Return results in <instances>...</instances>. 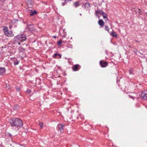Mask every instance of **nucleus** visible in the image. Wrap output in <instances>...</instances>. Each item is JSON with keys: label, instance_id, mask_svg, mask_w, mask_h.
<instances>
[{"label": "nucleus", "instance_id": "nucleus-1", "mask_svg": "<svg viewBox=\"0 0 147 147\" xmlns=\"http://www.w3.org/2000/svg\"><path fill=\"white\" fill-rule=\"evenodd\" d=\"M9 122L12 126L20 127L23 125L22 121L18 118H13L9 120Z\"/></svg>", "mask_w": 147, "mask_h": 147}, {"label": "nucleus", "instance_id": "nucleus-2", "mask_svg": "<svg viewBox=\"0 0 147 147\" xmlns=\"http://www.w3.org/2000/svg\"><path fill=\"white\" fill-rule=\"evenodd\" d=\"M14 39V43L16 44L17 43L20 45V42L19 41H25L26 40V38L25 35H20L15 37Z\"/></svg>", "mask_w": 147, "mask_h": 147}, {"label": "nucleus", "instance_id": "nucleus-3", "mask_svg": "<svg viewBox=\"0 0 147 147\" xmlns=\"http://www.w3.org/2000/svg\"><path fill=\"white\" fill-rule=\"evenodd\" d=\"M3 30L5 34L7 36L11 37L13 36V33L11 31H9L7 27H4Z\"/></svg>", "mask_w": 147, "mask_h": 147}, {"label": "nucleus", "instance_id": "nucleus-4", "mask_svg": "<svg viewBox=\"0 0 147 147\" xmlns=\"http://www.w3.org/2000/svg\"><path fill=\"white\" fill-rule=\"evenodd\" d=\"M34 26L32 24H27V27L26 29L27 30H28L31 32L34 30H35V29H34Z\"/></svg>", "mask_w": 147, "mask_h": 147}, {"label": "nucleus", "instance_id": "nucleus-5", "mask_svg": "<svg viewBox=\"0 0 147 147\" xmlns=\"http://www.w3.org/2000/svg\"><path fill=\"white\" fill-rule=\"evenodd\" d=\"M64 125H63L62 124H58L57 126L58 131L61 133L63 132L64 131Z\"/></svg>", "mask_w": 147, "mask_h": 147}, {"label": "nucleus", "instance_id": "nucleus-6", "mask_svg": "<svg viewBox=\"0 0 147 147\" xmlns=\"http://www.w3.org/2000/svg\"><path fill=\"white\" fill-rule=\"evenodd\" d=\"M100 66L102 67H105L108 65V62L104 60H101L100 62Z\"/></svg>", "mask_w": 147, "mask_h": 147}, {"label": "nucleus", "instance_id": "nucleus-7", "mask_svg": "<svg viewBox=\"0 0 147 147\" xmlns=\"http://www.w3.org/2000/svg\"><path fill=\"white\" fill-rule=\"evenodd\" d=\"M141 97L144 100L147 99V90H145L142 93Z\"/></svg>", "mask_w": 147, "mask_h": 147}, {"label": "nucleus", "instance_id": "nucleus-8", "mask_svg": "<svg viewBox=\"0 0 147 147\" xmlns=\"http://www.w3.org/2000/svg\"><path fill=\"white\" fill-rule=\"evenodd\" d=\"M72 69L74 71H78L80 69V65L78 64L75 65L73 66Z\"/></svg>", "mask_w": 147, "mask_h": 147}, {"label": "nucleus", "instance_id": "nucleus-9", "mask_svg": "<svg viewBox=\"0 0 147 147\" xmlns=\"http://www.w3.org/2000/svg\"><path fill=\"white\" fill-rule=\"evenodd\" d=\"M27 4L29 7H31L33 5V2L32 0H28L27 1Z\"/></svg>", "mask_w": 147, "mask_h": 147}, {"label": "nucleus", "instance_id": "nucleus-10", "mask_svg": "<svg viewBox=\"0 0 147 147\" xmlns=\"http://www.w3.org/2000/svg\"><path fill=\"white\" fill-rule=\"evenodd\" d=\"M101 15H102L105 21H107L108 20L107 16L106 14L104 12H101Z\"/></svg>", "mask_w": 147, "mask_h": 147}, {"label": "nucleus", "instance_id": "nucleus-11", "mask_svg": "<svg viewBox=\"0 0 147 147\" xmlns=\"http://www.w3.org/2000/svg\"><path fill=\"white\" fill-rule=\"evenodd\" d=\"M5 72V69L4 68L0 67V75H2Z\"/></svg>", "mask_w": 147, "mask_h": 147}, {"label": "nucleus", "instance_id": "nucleus-12", "mask_svg": "<svg viewBox=\"0 0 147 147\" xmlns=\"http://www.w3.org/2000/svg\"><path fill=\"white\" fill-rule=\"evenodd\" d=\"M98 24L100 26H103L104 25V23L103 20H99L98 21Z\"/></svg>", "mask_w": 147, "mask_h": 147}, {"label": "nucleus", "instance_id": "nucleus-13", "mask_svg": "<svg viewBox=\"0 0 147 147\" xmlns=\"http://www.w3.org/2000/svg\"><path fill=\"white\" fill-rule=\"evenodd\" d=\"M135 12L138 14V15H140L141 14V11H140V9H136L134 10Z\"/></svg>", "mask_w": 147, "mask_h": 147}, {"label": "nucleus", "instance_id": "nucleus-14", "mask_svg": "<svg viewBox=\"0 0 147 147\" xmlns=\"http://www.w3.org/2000/svg\"><path fill=\"white\" fill-rule=\"evenodd\" d=\"M84 7L86 9L89 8L90 7V5L89 3H86L84 5Z\"/></svg>", "mask_w": 147, "mask_h": 147}, {"label": "nucleus", "instance_id": "nucleus-15", "mask_svg": "<svg viewBox=\"0 0 147 147\" xmlns=\"http://www.w3.org/2000/svg\"><path fill=\"white\" fill-rule=\"evenodd\" d=\"M73 5L75 7H77L80 5V4L79 3V2L78 1H77L74 3Z\"/></svg>", "mask_w": 147, "mask_h": 147}, {"label": "nucleus", "instance_id": "nucleus-16", "mask_svg": "<svg viewBox=\"0 0 147 147\" xmlns=\"http://www.w3.org/2000/svg\"><path fill=\"white\" fill-rule=\"evenodd\" d=\"M37 12L34 10V11H31L30 12V15L31 16H33Z\"/></svg>", "mask_w": 147, "mask_h": 147}, {"label": "nucleus", "instance_id": "nucleus-17", "mask_svg": "<svg viewBox=\"0 0 147 147\" xmlns=\"http://www.w3.org/2000/svg\"><path fill=\"white\" fill-rule=\"evenodd\" d=\"M110 33L113 36H115V37H117V35L116 34L115 32H112L111 33Z\"/></svg>", "mask_w": 147, "mask_h": 147}, {"label": "nucleus", "instance_id": "nucleus-18", "mask_svg": "<svg viewBox=\"0 0 147 147\" xmlns=\"http://www.w3.org/2000/svg\"><path fill=\"white\" fill-rule=\"evenodd\" d=\"M62 42V40H60L59 41H58L57 42V45L59 46H61Z\"/></svg>", "mask_w": 147, "mask_h": 147}, {"label": "nucleus", "instance_id": "nucleus-19", "mask_svg": "<svg viewBox=\"0 0 147 147\" xmlns=\"http://www.w3.org/2000/svg\"><path fill=\"white\" fill-rule=\"evenodd\" d=\"M103 11H100V10H97L95 12V13L96 14V16H97V14L99 13L101 15V12H103Z\"/></svg>", "mask_w": 147, "mask_h": 147}, {"label": "nucleus", "instance_id": "nucleus-20", "mask_svg": "<svg viewBox=\"0 0 147 147\" xmlns=\"http://www.w3.org/2000/svg\"><path fill=\"white\" fill-rule=\"evenodd\" d=\"M39 124L40 125V128L42 129L43 127V123L42 122H40L39 123Z\"/></svg>", "mask_w": 147, "mask_h": 147}, {"label": "nucleus", "instance_id": "nucleus-21", "mask_svg": "<svg viewBox=\"0 0 147 147\" xmlns=\"http://www.w3.org/2000/svg\"><path fill=\"white\" fill-rule=\"evenodd\" d=\"M105 29L106 30H107L108 32L110 33L109 31V27L107 26H105Z\"/></svg>", "mask_w": 147, "mask_h": 147}, {"label": "nucleus", "instance_id": "nucleus-22", "mask_svg": "<svg viewBox=\"0 0 147 147\" xmlns=\"http://www.w3.org/2000/svg\"><path fill=\"white\" fill-rule=\"evenodd\" d=\"M19 63V61H14V64L15 65H18Z\"/></svg>", "mask_w": 147, "mask_h": 147}, {"label": "nucleus", "instance_id": "nucleus-23", "mask_svg": "<svg viewBox=\"0 0 147 147\" xmlns=\"http://www.w3.org/2000/svg\"><path fill=\"white\" fill-rule=\"evenodd\" d=\"M8 136L7 137H14V136H12V135L10 134H8Z\"/></svg>", "mask_w": 147, "mask_h": 147}, {"label": "nucleus", "instance_id": "nucleus-24", "mask_svg": "<svg viewBox=\"0 0 147 147\" xmlns=\"http://www.w3.org/2000/svg\"><path fill=\"white\" fill-rule=\"evenodd\" d=\"M129 74H131L133 73V71L132 70H129Z\"/></svg>", "mask_w": 147, "mask_h": 147}, {"label": "nucleus", "instance_id": "nucleus-25", "mask_svg": "<svg viewBox=\"0 0 147 147\" xmlns=\"http://www.w3.org/2000/svg\"><path fill=\"white\" fill-rule=\"evenodd\" d=\"M19 50L20 51H21L22 50H23V49L22 48V47H20L19 48Z\"/></svg>", "mask_w": 147, "mask_h": 147}, {"label": "nucleus", "instance_id": "nucleus-26", "mask_svg": "<svg viewBox=\"0 0 147 147\" xmlns=\"http://www.w3.org/2000/svg\"><path fill=\"white\" fill-rule=\"evenodd\" d=\"M26 92L28 93H30V90H28L26 91Z\"/></svg>", "mask_w": 147, "mask_h": 147}, {"label": "nucleus", "instance_id": "nucleus-27", "mask_svg": "<svg viewBox=\"0 0 147 147\" xmlns=\"http://www.w3.org/2000/svg\"><path fill=\"white\" fill-rule=\"evenodd\" d=\"M18 108V107L17 106H15L14 107V109H16Z\"/></svg>", "mask_w": 147, "mask_h": 147}, {"label": "nucleus", "instance_id": "nucleus-28", "mask_svg": "<svg viewBox=\"0 0 147 147\" xmlns=\"http://www.w3.org/2000/svg\"><path fill=\"white\" fill-rule=\"evenodd\" d=\"M57 55L60 57V58L61 57V54H57Z\"/></svg>", "mask_w": 147, "mask_h": 147}, {"label": "nucleus", "instance_id": "nucleus-29", "mask_svg": "<svg viewBox=\"0 0 147 147\" xmlns=\"http://www.w3.org/2000/svg\"><path fill=\"white\" fill-rule=\"evenodd\" d=\"M57 55V54H55L54 55V56H53V57H56Z\"/></svg>", "mask_w": 147, "mask_h": 147}, {"label": "nucleus", "instance_id": "nucleus-30", "mask_svg": "<svg viewBox=\"0 0 147 147\" xmlns=\"http://www.w3.org/2000/svg\"><path fill=\"white\" fill-rule=\"evenodd\" d=\"M66 3H65V2L62 3V5L64 6L66 4Z\"/></svg>", "mask_w": 147, "mask_h": 147}, {"label": "nucleus", "instance_id": "nucleus-31", "mask_svg": "<svg viewBox=\"0 0 147 147\" xmlns=\"http://www.w3.org/2000/svg\"><path fill=\"white\" fill-rule=\"evenodd\" d=\"M72 0H65V3H66V1H71Z\"/></svg>", "mask_w": 147, "mask_h": 147}, {"label": "nucleus", "instance_id": "nucleus-32", "mask_svg": "<svg viewBox=\"0 0 147 147\" xmlns=\"http://www.w3.org/2000/svg\"><path fill=\"white\" fill-rule=\"evenodd\" d=\"M144 3H145V5H146V4H147V3H146V1H145L144 2Z\"/></svg>", "mask_w": 147, "mask_h": 147}, {"label": "nucleus", "instance_id": "nucleus-33", "mask_svg": "<svg viewBox=\"0 0 147 147\" xmlns=\"http://www.w3.org/2000/svg\"><path fill=\"white\" fill-rule=\"evenodd\" d=\"M17 91L19 90H20V89L19 88H17Z\"/></svg>", "mask_w": 147, "mask_h": 147}, {"label": "nucleus", "instance_id": "nucleus-34", "mask_svg": "<svg viewBox=\"0 0 147 147\" xmlns=\"http://www.w3.org/2000/svg\"><path fill=\"white\" fill-rule=\"evenodd\" d=\"M54 37L55 38L56 37H55V36H54Z\"/></svg>", "mask_w": 147, "mask_h": 147}, {"label": "nucleus", "instance_id": "nucleus-35", "mask_svg": "<svg viewBox=\"0 0 147 147\" xmlns=\"http://www.w3.org/2000/svg\"><path fill=\"white\" fill-rule=\"evenodd\" d=\"M10 28H11V26H10Z\"/></svg>", "mask_w": 147, "mask_h": 147}]
</instances>
